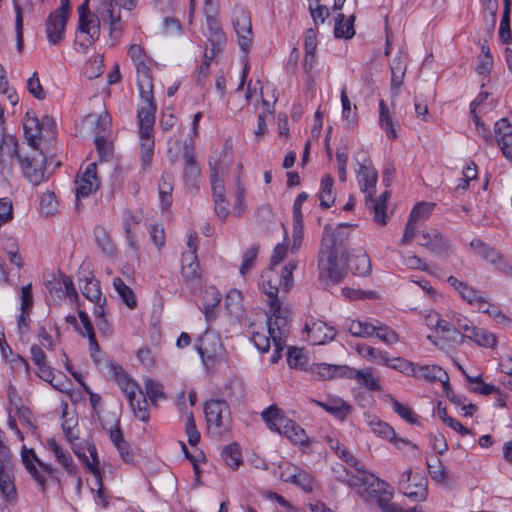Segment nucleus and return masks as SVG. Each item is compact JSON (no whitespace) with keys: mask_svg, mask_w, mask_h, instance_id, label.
<instances>
[{"mask_svg":"<svg viewBox=\"0 0 512 512\" xmlns=\"http://www.w3.org/2000/svg\"><path fill=\"white\" fill-rule=\"evenodd\" d=\"M305 330L308 335V340L313 345L325 344L335 337L334 329L321 320H313L307 323Z\"/></svg>","mask_w":512,"mask_h":512,"instance_id":"obj_22","label":"nucleus"},{"mask_svg":"<svg viewBox=\"0 0 512 512\" xmlns=\"http://www.w3.org/2000/svg\"><path fill=\"white\" fill-rule=\"evenodd\" d=\"M48 448L53 452L56 460L62 467L67 471L68 474L75 475L76 474V465L73 462V459L70 453L67 450H64L55 439L47 440Z\"/></svg>","mask_w":512,"mask_h":512,"instance_id":"obj_33","label":"nucleus"},{"mask_svg":"<svg viewBox=\"0 0 512 512\" xmlns=\"http://www.w3.org/2000/svg\"><path fill=\"white\" fill-rule=\"evenodd\" d=\"M95 240L102 252L108 256L115 254L116 248L110 238V235L103 227H96L94 230Z\"/></svg>","mask_w":512,"mask_h":512,"instance_id":"obj_47","label":"nucleus"},{"mask_svg":"<svg viewBox=\"0 0 512 512\" xmlns=\"http://www.w3.org/2000/svg\"><path fill=\"white\" fill-rule=\"evenodd\" d=\"M0 492L8 502L16 500L17 493L12 474L0 477Z\"/></svg>","mask_w":512,"mask_h":512,"instance_id":"obj_58","label":"nucleus"},{"mask_svg":"<svg viewBox=\"0 0 512 512\" xmlns=\"http://www.w3.org/2000/svg\"><path fill=\"white\" fill-rule=\"evenodd\" d=\"M136 70L138 75V87L141 96V103L138 110H146V108H150L151 110H156V104L154 102L153 97V83H152V75L151 70L147 66L146 62L137 64Z\"/></svg>","mask_w":512,"mask_h":512,"instance_id":"obj_13","label":"nucleus"},{"mask_svg":"<svg viewBox=\"0 0 512 512\" xmlns=\"http://www.w3.org/2000/svg\"><path fill=\"white\" fill-rule=\"evenodd\" d=\"M208 429L215 428L220 430L228 423L229 406L222 400H210L206 402L204 408Z\"/></svg>","mask_w":512,"mask_h":512,"instance_id":"obj_16","label":"nucleus"},{"mask_svg":"<svg viewBox=\"0 0 512 512\" xmlns=\"http://www.w3.org/2000/svg\"><path fill=\"white\" fill-rule=\"evenodd\" d=\"M115 371L116 381L126 395L129 402H132V398L139 394V391H142L139 385L131 380L128 375L122 370L120 366H113Z\"/></svg>","mask_w":512,"mask_h":512,"instance_id":"obj_35","label":"nucleus"},{"mask_svg":"<svg viewBox=\"0 0 512 512\" xmlns=\"http://www.w3.org/2000/svg\"><path fill=\"white\" fill-rule=\"evenodd\" d=\"M22 462L44 492L48 481L59 482L57 471L46 463H43L35 454L33 449L23 446L21 449Z\"/></svg>","mask_w":512,"mask_h":512,"instance_id":"obj_6","label":"nucleus"},{"mask_svg":"<svg viewBox=\"0 0 512 512\" xmlns=\"http://www.w3.org/2000/svg\"><path fill=\"white\" fill-rule=\"evenodd\" d=\"M313 402L339 420H344L352 411V406L337 396H329L325 401Z\"/></svg>","mask_w":512,"mask_h":512,"instance_id":"obj_25","label":"nucleus"},{"mask_svg":"<svg viewBox=\"0 0 512 512\" xmlns=\"http://www.w3.org/2000/svg\"><path fill=\"white\" fill-rule=\"evenodd\" d=\"M333 178L330 175H325L321 180V187L319 191L320 206L329 208L334 204L335 196L332 192Z\"/></svg>","mask_w":512,"mask_h":512,"instance_id":"obj_43","label":"nucleus"},{"mask_svg":"<svg viewBox=\"0 0 512 512\" xmlns=\"http://www.w3.org/2000/svg\"><path fill=\"white\" fill-rule=\"evenodd\" d=\"M181 274L186 283L197 284L201 278L197 254L193 252H184L182 255Z\"/></svg>","mask_w":512,"mask_h":512,"instance_id":"obj_26","label":"nucleus"},{"mask_svg":"<svg viewBox=\"0 0 512 512\" xmlns=\"http://www.w3.org/2000/svg\"><path fill=\"white\" fill-rule=\"evenodd\" d=\"M233 26L237 34L238 44L244 52H247L253 42V31L250 13L242 8L234 11Z\"/></svg>","mask_w":512,"mask_h":512,"instance_id":"obj_11","label":"nucleus"},{"mask_svg":"<svg viewBox=\"0 0 512 512\" xmlns=\"http://www.w3.org/2000/svg\"><path fill=\"white\" fill-rule=\"evenodd\" d=\"M287 362L290 368L303 370L308 363V358L303 349L292 347L288 350Z\"/></svg>","mask_w":512,"mask_h":512,"instance_id":"obj_54","label":"nucleus"},{"mask_svg":"<svg viewBox=\"0 0 512 512\" xmlns=\"http://www.w3.org/2000/svg\"><path fill=\"white\" fill-rule=\"evenodd\" d=\"M435 204L432 203H418L412 209L409 218L417 222L425 220L432 212Z\"/></svg>","mask_w":512,"mask_h":512,"instance_id":"obj_64","label":"nucleus"},{"mask_svg":"<svg viewBox=\"0 0 512 512\" xmlns=\"http://www.w3.org/2000/svg\"><path fill=\"white\" fill-rule=\"evenodd\" d=\"M470 247L484 261L494 265L501 272L507 273L512 269L503 254L498 252L494 247L484 243L481 239H473L470 242Z\"/></svg>","mask_w":512,"mask_h":512,"instance_id":"obj_14","label":"nucleus"},{"mask_svg":"<svg viewBox=\"0 0 512 512\" xmlns=\"http://www.w3.org/2000/svg\"><path fill=\"white\" fill-rule=\"evenodd\" d=\"M412 471L407 470L403 472L399 479V486L403 494L415 502L425 501L428 496V488H427V479L421 475H415L413 477L414 480V488L415 491H412Z\"/></svg>","mask_w":512,"mask_h":512,"instance_id":"obj_12","label":"nucleus"},{"mask_svg":"<svg viewBox=\"0 0 512 512\" xmlns=\"http://www.w3.org/2000/svg\"><path fill=\"white\" fill-rule=\"evenodd\" d=\"M89 0H85L79 7V23L76 34L78 51L86 53L100 36V23L95 14L89 12Z\"/></svg>","mask_w":512,"mask_h":512,"instance_id":"obj_5","label":"nucleus"},{"mask_svg":"<svg viewBox=\"0 0 512 512\" xmlns=\"http://www.w3.org/2000/svg\"><path fill=\"white\" fill-rule=\"evenodd\" d=\"M228 156L226 152L219 153L216 157H211L209 160L210 180L222 179L226 173L228 165L225 164V159Z\"/></svg>","mask_w":512,"mask_h":512,"instance_id":"obj_46","label":"nucleus"},{"mask_svg":"<svg viewBox=\"0 0 512 512\" xmlns=\"http://www.w3.org/2000/svg\"><path fill=\"white\" fill-rule=\"evenodd\" d=\"M495 138L503 156L512 161V125L502 118L494 125Z\"/></svg>","mask_w":512,"mask_h":512,"instance_id":"obj_20","label":"nucleus"},{"mask_svg":"<svg viewBox=\"0 0 512 512\" xmlns=\"http://www.w3.org/2000/svg\"><path fill=\"white\" fill-rule=\"evenodd\" d=\"M225 307L233 316H240L242 313V294L239 290H230L225 298Z\"/></svg>","mask_w":512,"mask_h":512,"instance_id":"obj_51","label":"nucleus"},{"mask_svg":"<svg viewBox=\"0 0 512 512\" xmlns=\"http://www.w3.org/2000/svg\"><path fill=\"white\" fill-rule=\"evenodd\" d=\"M291 483L300 487L304 492L310 493L313 491L315 480L311 474L300 468Z\"/></svg>","mask_w":512,"mask_h":512,"instance_id":"obj_60","label":"nucleus"},{"mask_svg":"<svg viewBox=\"0 0 512 512\" xmlns=\"http://www.w3.org/2000/svg\"><path fill=\"white\" fill-rule=\"evenodd\" d=\"M79 288L82 295L92 303H99L104 298L102 296L100 282L93 276L80 279Z\"/></svg>","mask_w":512,"mask_h":512,"instance_id":"obj_34","label":"nucleus"},{"mask_svg":"<svg viewBox=\"0 0 512 512\" xmlns=\"http://www.w3.org/2000/svg\"><path fill=\"white\" fill-rule=\"evenodd\" d=\"M374 335L387 345H394L399 341V336L386 324L379 322L378 320L373 323Z\"/></svg>","mask_w":512,"mask_h":512,"instance_id":"obj_45","label":"nucleus"},{"mask_svg":"<svg viewBox=\"0 0 512 512\" xmlns=\"http://www.w3.org/2000/svg\"><path fill=\"white\" fill-rule=\"evenodd\" d=\"M196 348L205 365L213 364L222 351L219 338L208 333L199 338Z\"/></svg>","mask_w":512,"mask_h":512,"instance_id":"obj_18","label":"nucleus"},{"mask_svg":"<svg viewBox=\"0 0 512 512\" xmlns=\"http://www.w3.org/2000/svg\"><path fill=\"white\" fill-rule=\"evenodd\" d=\"M96 17L99 23L103 22L109 24L110 37L116 41L120 38L124 31L123 23L121 22L120 9L117 8L116 3L110 1H103L96 9Z\"/></svg>","mask_w":512,"mask_h":512,"instance_id":"obj_10","label":"nucleus"},{"mask_svg":"<svg viewBox=\"0 0 512 512\" xmlns=\"http://www.w3.org/2000/svg\"><path fill=\"white\" fill-rule=\"evenodd\" d=\"M427 468L429 475L431 478L440 484H446L448 480V475L445 467L443 466L441 460L437 457H434L431 461H427Z\"/></svg>","mask_w":512,"mask_h":512,"instance_id":"obj_50","label":"nucleus"},{"mask_svg":"<svg viewBox=\"0 0 512 512\" xmlns=\"http://www.w3.org/2000/svg\"><path fill=\"white\" fill-rule=\"evenodd\" d=\"M414 375L417 379H423L428 382L440 381L444 387L448 385V374L437 365H415Z\"/></svg>","mask_w":512,"mask_h":512,"instance_id":"obj_28","label":"nucleus"},{"mask_svg":"<svg viewBox=\"0 0 512 512\" xmlns=\"http://www.w3.org/2000/svg\"><path fill=\"white\" fill-rule=\"evenodd\" d=\"M312 375L320 380H330L336 376L345 377L347 366L345 365H332L326 363L313 364L310 367Z\"/></svg>","mask_w":512,"mask_h":512,"instance_id":"obj_32","label":"nucleus"},{"mask_svg":"<svg viewBox=\"0 0 512 512\" xmlns=\"http://www.w3.org/2000/svg\"><path fill=\"white\" fill-rule=\"evenodd\" d=\"M73 451L78 456V458L83 461L86 467L93 473L95 476V481L101 484V474L98 469L99 459L95 445L93 443H87V451L91 456V461L85 453L80 452V450L77 448H73Z\"/></svg>","mask_w":512,"mask_h":512,"instance_id":"obj_37","label":"nucleus"},{"mask_svg":"<svg viewBox=\"0 0 512 512\" xmlns=\"http://www.w3.org/2000/svg\"><path fill=\"white\" fill-rule=\"evenodd\" d=\"M262 418L270 430L284 434L294 444L304 445L308 442L305 430L296 422L288 419L276 406H270L262 412Z\"/></svg>","mask_w":512,"mask_h":512,"instance_id":"obj_2","label":"nucleus"},{"mask_svg":"<svg viewBox=\"0 0 512 512\" xmlns=\"http://www.w3.org/2000/svg\"><path fill=\"white\" fill-rule=\"evenodd\" d=\"M40 208L46 216H52L58 212V201L53 192L47 191L43 193L40 199Z\"/></svg>","mask_w":512,"mask_h":512,"instance_id":"obj_56","label":"nucleus"},{"mask_svg":"<svg viewBox=\"0 0 512 512\" xmlns=\"http://www.w3.org/2000/svg\"><path fill=\"white\" fill-rule=\"evenodd\" d=\"M25 177L34 185H39L45 179V158L42 153L27 156L25 158L17 155Z\"/></svg>","mask_w":512,"mask_h":512,"instance_id":"obj_15","label":"nucleus"},{"mask_svg":"<svg viewBox=\"0 0 512 512\" xmlns=\"http://www.w3.org/2000/svg\"><path fill=\"white\" fill-rule=\"evenodd\" d=\"M354 21V15H351L347 19H345V16L343 14H338V16L335 19V37L351 39L355 35Z\"/></svg>","mask_w":512,"mask_h":512,"instance_id":"obj_39","label":"nucleus"},{"mask_svg":"<svg viewBox=\"0 0 512 512\" xmlns=\"http://www.w3.org/2000/svg\"><path fill=\"white\" fill-rule=\"evenodd\" d=\"M379 124L380 127L385 130L387 137L390 139H396L398 137L396 124L384 100H380L379 102Z\"/></svg>","mask_w":512,"mask_h":512,"instance_id":"obj_40","label":"nucleus"},{"mask_svg":"<svg viewBox=\"0 0 512 512\" xmlns=\"http://www.w3.org/2000/svg\"><path fill=\"white\" fill-rule=\"evenodd\" d=\"M221 301V293L213 286L205 289L203 293V312L207 321L215 318V308Z\"/></svg>","mask_w":512,"mask_h":512,"instance_id":"obj_36","label":"nucleus"},{"mask_svg":"<svg viewBox=\"0 0 512 512\" xmlns=\"http://www.w3.org/2000/svg\"><path fill=\"white\" fill-rule=\"evenodd\" d=\"M144 385L146 396L148 397L152 405L156 406L159 400L166 398L161 383L156 382L151 378H147L144 381Z\"/></svg>","mask_w":512,"mask_h":512,"instance_id":"obj_52","label":"nucleus"},{"mask_svg":"<svg viewBox=\"0 0 512 512\" xmlns=\"http://www.w3.org/2000/svg\"><path fill=\"white\" fill-rule=\"evenodd\" d=\"M173 182L170 174H163L159 183V197L164 208L172 203Z\"/></svg>","mask_w":512,"mask_h":512,"instance_id":"obj_49","label":"nucleus"},{"mask_svg":"<svg viewBox=\"0 0 512 512\" xmlns=\"http://www.w3.org/2000/svg\"><path fill=\"white\" fill-rule=\"evenodd\" d=\"M259 252V245H252L243 255V261L240 266L241 275L245 276L254 266L255 260Z\"/></svg>","mask_w":512,"mask_h":512,"instance_id":"obj_61","label":"nucleus"},{"mask_svg":"<svg viewBox=\"0 0 512 512\" xmlns=\"http://www.w3.org/2000/svg\"><path fill=\"white\" fill-rule=\"evenodd\" d=\"M23 127L28 144L37 150L44 133H52L55 121L49 116H44L42 120H39L33 112L28 111L23 121Z\"/></svg>","mask_w":512,"mask_h":512,"instance_id":"obj_8","label":"nucleus"},{"mask_svg":"<svg viewBox=\"0 0 512 512\" xmlns=\"http://www.w3.org/2000/svg\"><path fill=\"white\" fill-rule=\"evenodd\" d=\"M31 359L37 367L36 374L44 381L52 383L53 369L48 364L44 351L38 345H32L30 348Z\"/></svg>","mask_w":512,"mask_h":512,"instance_id":"obj_29","label":"nucleus"},{"mask_svg":"<svg viewBox=\"0 0 512 512\" xmlns=\"http://www.w3.org/2000/svg\"><path fill=\"white\" fill-rule=\"evenodd\" d=\"M14 10L16 13L15 17V30H16V39H17V49L18 51H22L23 48V10L19 0H12Z\"/></svg>","mask_w":512,"mask_h":512,"instance_id":"obj_59","label":"nucleus"},{"mask_svg":"<svg viewBox=\"0 0 512 512\" xmlns=\"http://www.w3.org/2000/svg\"><path fill=\"white\" fill-rule=\"evenodd\" d=\"M113 287L129 309L133 310L137 307V298L135 293L120 277H115L113 279Z\"/></svg>","mask_w":512,"mask_h":512,"instance_id":"obj_41","label":"nucleus"},{"mask_svg":"<svg viewBox=\"0 0 512 512\" xmlns=\"http://www.w3.org/2000/svg\"><path fill=\"white\" fill-rule=\"evenodd\" d=\"M355 350L362 358L378 365H384L388 356L386 351L379 350L364 343L357 344Z\"/></svg>","mask_w":512,"mask_h":512,"instance_id":"obj_38","label":"nucleus"},{"mask_svg":"<svg viewBox=\"0 0 512 512\" xmlns=\"http://www.w3.org/2000/svg\"><path fill=\"white\" fill-rule=\"evenodd\" d=\"M221 455L225 463L232 469H237L242 463L238 445L235 443L225 446Z\"/></svg>","mask_w":512,"mask_h":512,"instance_id":"obj_53","label":"nucleus"},{"mask_svg":"<svg viewBox=\"0 0 512 512\" xmlns=\"http://www.w3.org/2000/svg\"><path fill=\"white\" fill-rule=\"evenodd\" d=\"M467 338L479 346L491 348L496 344V338L493 334L484 329L478 328L475 333L467 334Z\"/></svg>","mask_w":512,"mask_h":512,"instance_id":"obj_55","label":"nucleus"},{"mask_svg":"<svg viewBox=\"0 0 512 512\" xmlns=\"http://www.w3.org/2000/svg\"><path fill=\"white\" fill-rule=\"evenodd\" d=\"M297 268L295 261L287 263L279 275L272 267H268L261 274L259 286L267 296L266 303L269 307L266 312L269 333L273 338L275 352L272 362L276 363L281 357L280 353L286 345V339L290 331L291 312L287 306H283L282 298L293 285V272Z\"/></svg>","mask_w":512,"mask_h":512,"instance_id":"obj_1","label":"nucleus"},{"mask_svg":"<svg viewBox=\"0 0 512 512\" xmlns=\"http://www.w3.org/2000/svg\"><path fill=\"white\" fill-rule=\"evenodd\" d=\"M345 378L354 379L359 386L368 391H382L380 379L374 375V369L371 367L357 370L347 366Z\"/></svg>","mask_w":512,"mask_h":512,"instance_id":"obj_19","label":"nucleus"},{"mask_svg":"<svg viewBox=\"0 0 512 512\" xmlns=\"http://www.w3.org/2000/svg\"><path fill=\"white\" fill-rule=\"evenodd\" d=\"M68 18L50 13L46 19V35L52 45L60 44L65 38V30Z\"/></svg>","mask_w":512,"mask_h":512,"instance_id":"obj_23","label":"nucleus"},{"mask_svg":"<svg viewBox=\"0 0 512 512\" xmlns=\"http://www.w3.org/2000/svg\"><path fill=\"white\" fill-rule=\"evenodd\" d=\"M129 404L137 419L145 423L149 421L148 403L142 391H139V394L133 397L132 402H129Z\"/></svg>","mask_w":512,"mask_h":512,"instance_id":"obj_44","label":"nucleus"},{"mask_svg":"<svg viewBox=\"0 0 512 512\" xmlns=\"http://www.w3.org/2000/svg\"><path fill=\"white\" fill-rule=\"evenodd\" d=\"M349 268L355 275L365 276L371 271V261L363 249L355 250L346 257V269Z\"/></svg>","mask_w":512,"mask_h":512,"instance_id":"obj_27","label":"nucleus"},{"mask_svg":"<svg viewBox=\"0 0 512 512\" xmlns=\"http://www.w3.org/2000/svg\"><path fill=\"white\" fill-rule=\"evenodd\" d=\"M49 284L51 285V287H49L50 293H53V289H56L61 292L62 296H78L72 280L67 276H64L61 281L50 282Z\"/></svg>","mask_w":512,"mask_h":512,"instance_id":"obj_57","label":"nucleus"},{"mask_svg":"<svg viewBox=\"0 0 512 512\" xmlns=\"http://www.w3.org/2000/svg\"><path fill=\"white\" fill-rule=\"evenodd\" d=\"M348 228L349 226L344 224L338 225L334 229L325 226L319 250L332 252L333 254L344 257L346 254V244L350 235Z\"/></svg>","mask_w":512,"mask_h":512,"instance_id":"obj_9","label":"nucleus"},{"mask_svg":"<svg viewBox=\"0 0 512 512\" xmlns=\"http://www.w3.org/2000/svg\"><path fill=\"white\" fill-rule=\"evenodd\" d=\"M366 421L369 427L371 428V431L391 442H394V444L399 448V442H402L404 444H407V442L403 439L399 440L395 437V431L394 429L387 423L382 422L377 417L372 415L366 416Z\"/></svg>","mask_w":512,"mask_h":512,"instance_id":"obj_31","label":"nucleus"},{"mask_svg":"<svg viewBox=\"0 0 512 512\" xmlns=\"http://www.w3.org/2000/svg\"><path fill=\"white\" fill-rule=\"evenodd\" d=\"M156 110L146 108L138 110L139 137L141 142V160L145 166L151 163L154 154V123Z\"/></svg>","mask_w":512,"mask_h":512,"instance_id":"obj_7","label":"nucleus"},{"mask_svg":"<svg viewBox=\"0 0 512 512\" xmlns=\"http://www.w3.org/2000/svg\"><path fill=\"white\" fill-rule=\"evenodd\" d=\"M318 279L326 287L334 286L346 276V258L340 255L319 250L318 253Z\"/></svg>","mask_w":512,"mask_h":512,"instance_id":"obj_4","label":"nucleus"},{"mask_svg":"<svg viewBox=\"0 0 512 512\" xmlns=\"http://www.w3.org/2000/svg\"><path fill=\"white\" fill-rule=\"evenodd\" d=\"M384 366L394 369L406 376L412 377L415 374V364L402 357L390 358L389 356H387Z\"/></svg>","mask_w":512,"mask_h":512,"instance_id":"obj_48","label":"nucleus"},{"mask_svg":"<svg viewBox=\"0 0 512 512\" xmlns=\"http://www.w3.org/2000/svg\"><path fill=\"white\" fill-rule=\"evenodd\" d=\"M358 165L357 178L361 191L365 194L366 206L374 211V220L381 225H385L388 219L387 214H385V200L374 201L373 198L378 179L377 171L365 164L358 163Z\"/></svg>","mask_w":512,"mask_h":512,"instance_id":"obj_3","label":"nucleus"},{"mask_svg":"<svg viewBox=\"0 0 512 512\" xmlns=\"http://www.w3.org/2000/svg\"><path fill=\"white\" fill-rule=\"evenodd\" d=\"M420 245L428 248L435 255L441 256L449 249V240L436 230L422 231Z\"/></svg>","mask_w":512,"mask_h":512,"instance_id":"obj_24","label":"nucleus"},{"mask_svg":"<svg viewBox=\"0 0 512 512\" xmlns=\"http://www.w3.org/2000/svg\"><path fill=\"white\" fill-rule=\"evenodd\" d=\"M327 442L331 449H333L346 463L353 467H357L358 460L350 454L340 443L338 440H333L332 438H328Z\"/></svg>","mask_w":512,"mask_h":512,"instance_id":"obj_62","label":"nucleus"},{"mask_svg":"<svg viewBox=\"0 0 512 512\" xmlns=\"http://www.w3.org/2000/svg\"><path fill=\"white\" fill-rule=\"evenodd\" d=\"M346 330L355 337L367 338L374 335L373 323L360 320H346Z\"/></svg>","mask_w":512,"mask_h":512,"instance_id":"obj_42","label":"nucleus"},{"mask_svg":"<svg viewBox=\"0 0 512 512\" xmlns=\"http://www.w3.org/2000/svg\"><path fill=\"white\" fill-rule=\"evenodd\" d=\"M184 179L193 183L200 176V168L195 157L193 144L185 143L183 146Z\"/></svg>","mask_w":512,"mask_h":512,"instance_id":"obj_30","label":"nucleus"},{"mask_svg":"<svg viewBox=\"0 0 512 512\" xmlns=\"http://www.w3.org/2000/svg\"><path fill=\"white\" fill-rule=\"evenodd\" d=\"M371 477H372V475H370L366 471L359 470L357 468V474H353L352 472H349V476L347 477L345 483L347 485H349L350 487L359 488V487L366 485L369 482Z\"/></svg>","mask_w":512,"mask_h":512,"instance_id":"obj_63","label":"nucleus"},{"mask_svg":"<svg viewBox=\"0 0 512 512\" xmlns=\"http://www.w3.org/2000/svg\"><path fill=\"white\" fill-rule=\"evenodd\" d=\"M447 281L460 294L462 299L471 305H477L478 309L483 312L491 313L488 308H484V306L487 305V302L480 295L479 291L453 276H450Z\"/></svg>","mask_w":512,"mask_h":512,"instance_id":"obj_21","label":"nucleus"},{"mask_svg":"<svg viewBox=\"0 0 512 512\" xmlns=\"http://www.w3.org/2000/svg\"><path fill=\"white\" fill-rule=\"evenodd\" d=\"M76 197L85 198L93 192H96L100 186V180L97 176V165L92 162L87 165L83 174L76 180Z\"/></svg>","mask_w":512,"mask_h":512,"instance_id":"obj_17","label":"nucleus"}]
</instances>
